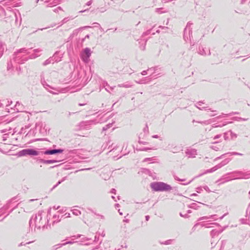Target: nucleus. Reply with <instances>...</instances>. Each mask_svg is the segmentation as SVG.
<instances>
[{
	"mask_svg": "<svg viewBox=\"0 0 250 250\" xmlns=\"http://www.w3.org/2000/svg\"><path fill=\"white\" fill-rule=\"evenodd\" d=\"M49 223L48 215L44 211H39L37 214L33 215L29 221L30 228H34V231L36 229H47L48 226L50 227Z\"/></svg>",
	"mask_w": 250,
	"mask_h": 250,
	"instance_id": "obj_1",
	"label": "nucleus"
},
{
	"mask_svg": "<svg viewBox=\"0 0 250 250\" xmlns=\"http://www.w3.org/2000/svg\"><path fill=\"white\" fill-rule=\"evenodd\" d=\"M31 48H21L13 55V61L18 63H23L29 59L26 55L31 53Z\"/></svg>",
	"mask_w": 250,
	"mask_h": 250,
	"instance_id": "obj_2",
	"label": "nucleus"
},
{
	"mask_svg": "<svg viewBox=\"0 0 250 250\" xmlns=\"http://www.w3.org/2000/svg\"><path fill=\"white\" fill-rule=\"evenodd\" d=\"M217 217V215L216 214H214L209 216H206L200 217L198 219V221L202 222L196 224L194 226V227L197 225H200L202 227L209 228L212 227L211 225H218L216 223L211 222L212 221L216 220Z\"/></svg>",
	"mask_w": 250,
	"mask_h": 250,
	"instance_id": "obj_3",
	"label": "nucleus"
},
{
	"mask_svg": "<svg viewBox=\"0 0 250 250\" xmlns=\"http://www.w3.org/2000/svg\"><path fill=\"white\" fill-rule=\"evenodd\" d=\"M151 188L155 191H169L172 189V187L162 182H155L151 183Z\"/></svg>",
	"mask_w": 250,
	"mask_h": 250,
	"instance_id": "obj_4",
	"label": "nucleus"
},
{
	"mask_svg": "<svg viewBox=\"0 0 250 250\" xmlns=\"http://www.w3.org/2000/svg\"><path fill=\"white\" fill-rule=\"evenodd\" d=\"M0 3L2 5L7 7V9H9V10L11 12L12 15H14L16 18V22L17 21V15L15 13L11 11V9L15 7H17L20 6L19 3L14 1V0H3L0 1Z\"/></svg>",
	"mask_w": 250,
	"mask_h": 250,
	"instance_id": "obj_5",
	"label": "nucleus"
},
{
	"mask_svg": "<svg viewBox=\"0 0 250 250\" xmlns=\"http://www.w3.org/2000/svg\"><path fill=\"white\" fill-rule=\"evenodd\" d=\"M231 180L239 179H249L250 178V172H243L240 171H235L229 173Z\"/></svg>",
	"mask_w": 250,
	"mask_h": 250,
	"instance_id": "obj_6",
	"label": "nucleus"
},
{
	"mask_svg": "<svg viewBox=\"0 0 250 250\" xmlns=\"http://www.w3.org/2000/svg\"><path fill=\"white\" fill-rule=\"evenodd\" d=\"M39 154V152L34 149L27 148L20 151L17 153L19 157H22L26 155L37 156Z\"/></svg>",
	"mask_w": 250,
	"mask_h": 250,
	"instance_id": "obj_7",
	"label": "nucleus"
},
{
	"mask_svg": "<svg viewBox=\"0 0 250 250\" xmlns=\"http://www.w3.org/2000/svg\"><path fill=\"white\" fill-rule=\"evenodd\" d=\"M14 200L13 199L9 200L4 206H3L1 208H0V213L3 214L4 213V212L8 209L10 208H12L11 210L10 211V213L12 211V210L17 208L18 205H13V201Z\"/></svg>",
	"mask_w": 250,
	"mask_h": 250,
	"instance_id": "obj_8",
	"label": "nucleus"
},
{
	"mask_svg": "<svg viewBox=\"0 0 250 250\" xmlns=\"http://www.w3.org/2000/svg\"><path fill=\"white\" fill-rule=\"evenodd\" d=\"M91 51L89 48H85L81 54V58L85 62H88L89 61V57L91 56Z\"/></svg>",
	"mask_w": 250,
	"mask_h": 250,
	"instance_id": "obj_9",
	"label": "nucleus"
},
{
	"mask_svg": "<svg viewBox=\"0 0 250 250\" xmlns=\"http://www.w3.org/2000/svg\"><path fill=\"white\" fill-rule=\"evenodd\" d=\"M230 159H225V160L223 161L221 163H220V164L214 166L211 169L207 170L204 173H209V172L210 173V172H212L216 171L218 169L224 166H225V165H227L228 163H229V162L230 161Z\"/></svg>",
	"mask_w": 250,
	"mask_h": 250,
	"instance_id": "obj_10",
	"label": "nucleus"
},
{
	"mask_svg": "<svg viewBox=\"0 0 250 250\" xmlns=\"http://www.w3.org/2000/svg\"><path fill=\"white\" fill-rule=\"evenodd\" d=\"M190 25V23H188V25H187V27L185 29L184 31V39L186 42L191 40L192 31L190 28L189 27Z\"/></svg>",
	"mask_w": 250,
	"mask_h": 250,
	"instance_id": "obj_11",
	"label": "nucleus"
},
{
	"mask_svg": "<svg viewBox=\"0 0 250 250\" xmlns=\"http://www.w3.org/2000/svg\"><path fill=\"white\" fill-rule=\"evenodd\" d=\"M224 139L226 141L233 140L235 139L237 135L233 133L231 130H229L224 133Z\"/></svg>",
	"mask_w": 250,
	"mask_h": 250,
	"instance_id": "obj_12",
	"label": "nucleus"
},
{
	"mask_svg": "<svg viewBox=\"0 0 250 250\" xmlns=\"http://www.w3.org/2000/svg\"><path fill=\"white\" fill-rule=\"evenodd\" d=\"M38 201V199H30L28 200L25 203V207H26V209H32L34 208L37 205H38V203L36 204H32L33 202H37ZM28 210H27L26 211H28Z\"/></svg>",
	"mask_w": 250,
	"mask_h": 250,
	"instance_id": "obj_13",
	"label": "nucleus"
},
{
	"mask_svg": "<svg viewBox=\"0 0 250 250\" xmlns=\"http://www.w3.org/2000/svg\"><path fill=\"white\" fill-rule=\"evenodd\" d=\"M231 180L230 176L229 175V173H228L227 174L223 175L220 179L216 181V183L220 182V183L218 184V185H220Z\"/></svg>",
	"mask_w": 250,
	"mask_h": 250,
	"instance_id": "obj_14",
	"label": "nucleus"
},
{
	"mask_svg": "<svg viewBox=\"0 0 250 250\" xmlns=\"http://www.w3.org/2000/svg\"><path fill=\"white\" fill-rule=\"evenodd\" d=\"M42 49L40 48L35 49L33 50L34 52L31 53L29 56V59H34L39 57L42 52Z\"/></svg>",
	"mask_w": 250,
	"mask_h": 250,
	"instance_id": "obj_15",
	"label": "nucleus"
},
{
	"mask_svg": "<svg viewBox=\"0 0 250 250\" xmlns=\"http://www.w3.org/2000/svg\"><path fill=\"white\" fill-rule=\"evenodd\" d=\"M56 54H55L53 57H50L49 58V59H48L47 60H46L43 63V65H46L47 64H49L50 63H54V62H59L60 61V59H56Z\"/></svg>",
	"mask_w": 250,
	"mask_h": 250,
	"instance_id": "obj_16",
	"label": "nucleus"
},
{
	"mask_svg": "<svg viewBox=\"0 0 250 250\" xmlns=\"http://www.w3.org/2000/svg\"><path fill=\"white\" fill-rule=\"evenodd\" d=\"M63 151V150L62 149H50L45 151L44 152V154L46 155H53L56 153H61Z\"/></svg>",
	"mask_w": 250,
	"mask_h": 250,
	"instance_id": "obj_17",
	"label": "nucleus"
},
{
	"mask_svg": "<svg viewBox=\"0 0 250 250\" xmlns=\"http://www.w3.org/2000/svg\"><path fill=\"white\" fill-rule=\"evenodd\" d=\"M186 153L188 157L194 158L197 155V150L195 149H188L186 151Z\"/></svg>",
	"mask_w": 250,
	"mask_h": 250,
	"instance_id": "obj_18",
	"label": "nucleus"
},
{
	"mask_svg": "<svg viewBox=\"0 0 250 250\" xmlns=\"http://www.w3.org/2000/svg\"><path fill=\"white\" fill-rule=\"evenodd\" d=\"M198 53L203 56L209 55L210 54V50L208 49L202 47H199Z\"/></svg>",
	"mask_w": 250,
	"mask_h": 250,
	"instance_id": "obj_19",
	"label": "nucleus"
},
{
	"mask_svg": "<svg viewBox=\"0 0 250 250\" xmlns=\"http://www.w3.org/2000/svg\"><path fill=\"white\" fill-rule=\"evenodd\" d=\"M218 143L219 142L217 141H214L212 143V145L210 147L215 151L220 150L222 148V146L220 145H218Z\"/></svg>",
	"mask_w": 250,
	"mask_h": 250,
	"instance_id": "obj_20",
	"label": "nucleus"
},
{
	"mask_svg": "<svg viewBox=\"0 0 250 250\" xmlns=\"http://www.w3.org/2000/svg\"><path fill=\"white\" fill-rule=\"evenodd\" d=\"M202 102H200L197 104L196 106L197 108L199 109L200 110H210L211 112H216V110H211L210 108H208L207 106H202Z\"/></svg>",
	"mask_w": 250,
	"mask_h": 250,
	"instance_id": "obj_21",
	"label": "nucleus"
},
{
	"mask_svg": "<svg viewBox=\"0 0 250 250\" xmlns=\"http://www.w3.org/2000/svg\"><path fill=\"white\" fill-rule=\"evenodd\" d=\"M62 216H60V213L58 212H57L56 214H54L53 217V224H54L55 222H59Z\"/></svg>",
	"mask_w": 250,
	"mask_h": 250,
	"instance_id": "obj_22",
	"label": "nucleus"
},
{
	"mask_svg": "<svg viewBox=\"0 0 250 250\" xmlns=\"http://www.w3.org/2000/svg\"><path fill=\"white\" fill-rule=\"evenodd\" d=\"M227 154H229L230 155H240V156L243 155V154L242 153H238V152H229V153H226V154L222 155L221 156L216 158L214 160H216L217 159H221L224 156H225V155H227Z\"/></svg>",
	"mask_w": 250,
	"mask_h": 250,
	"instance_id": "obj_23",
	"label": "nucleus"
},
{
	"mask_svg": "<svg viewBox=\"0 0 250 250\" xmlns=\"http://www.w3.org/2000/svg\"><path fill=\"white\" fill-rule=\"evenodd\" d=\"M228 123H229V122H224L222 124H218L217 123H215L211 125V127L212 128L221 127H223V126L226 125Z\"/></svg>",
	"mask_w": 250,
	"mask_h": 250,
	"instance_id": "obj_24",
	"label": "nucleus"
},
{
	"mask_svg": "<svg viewBox=\"0 0 250 250\" xmlns=\"http://www.w3.org/2000/svg\"><path fill=\"white\" fill-rule=\"evenodd\" d=\"M0 16L3 18H7L5 10L0 6Z\"/></svg>",
	"mask_w": 250,
	"mask_h": 250,
	"instance_id": "obj_25",
	"label": "nucleus"
},
{
	"mask_svg": "<svg viewBox=\"0 0 250 250\" xmlns=\"http://www.w3.org/2000/svg\"><path fill=\"white\" fill-rule=\"evenodd\" d=\"M69 243H71L70 242H66L65 243H64V244H57V245H55L54 246H53L52 248V250H56L57 249H58V248H60L61 247H62L63 245H64L66 244H69Z\"/></svg>",
	"mask_w": 250,
	"mask_h": 250,
	"instance_id": "obj_26",
	"label": "nucleus"
},
{
	"mask_svg": "<svg viewBox=\"0 0 250 250\" xmlns=\"http://www.w3.org/2000/svg\"><path fill=\"white\" fill-rule=\"evenodd\" d=\"M132 86L130 83L126 82L125 83L119 84L118 85V86L119 87H125V88H129Z\"/></svg>",
	"mask_w": 250,
	"mask_h": 250,
	"instance_id": "obj_27",
	"label": "nucleus"
},
{
	"mask_svg": "<svg viewBox=\"0 0 250 250\" xmlns=\"http://www.w3.org/2000/svg\"><path fill=\"white\" fill-rule=\"evenodd\" d=\"M213 119L206 120V121H202V122H197V123H200L201 124H204V125H209L210 123H211L212 122H213ZM194 122H196V121H195V120H193V123H194Z\"/></svg>",
	"mask_w": 250,
	"mask_h": 250,
	"instance_id": "obj_28",
	"label": "nucleus"
},
{
	"mask_svg": "<svg viewBox=\"0 0 250 250\" xmlns=\"http://www.w3.org/2000/svg\"><path fill=\"white\" fill-rule=\"evenodd\" d=\"M71 211L72 212V213L76 215V216H79L80 214H81V212L80 210H79L77 208H74L71 210Z\"/></svg>",
	"mask_w": 250,
	"mask_h": 250,
	"instance_id": "obj_29",
	"label": "nucleus"
},
{
	"mask_svg": "<svg viewBox=\"0 0 250 250\" xmlns=\"http://www.w3.org/2000/svg\"><path fill=\"white\" fill-rule=\"evenodd\" d=\"M5 45L2 42H0V57H1L3 54V52L4 49Z\"/></svg>",
	"mask_w": 250,
	"mask_h": 250,
	"instance_id": "obj_30",
	"label": "nucleus"
},
{
	"mask_svg": "<svg viewBox=\"0 0 250 250\" xmlns=\"http://www.w3.org/2000/svg\"><path fill=\"white\" fill-rule=\"evenodd\" d=\"M156 148H150V147H144V148H140V149H137V150H138V151H148V150H156Z\"/></svg>",
	"mask_w": 250,
	"mask_h": 250,
	"instance_id": "obj_31",
	"label": "nucleus"
},
{
	"mask_svg": "<svg viewBox=\"0 0 250 250\" xmlns=\"http://www.w3.org/2000/svg\"><path fill=\"white\" fill-rule=\"evenodd\" d=\"M88 210H89L90 211H91V212L94 213V214L97 216V218L98 219H102V220H104V215H101V214H97L95 212H94L91 209H88Z\"/></svg>",
	"mask_w": 250,
	"mask_h": 250,
	"instance_id": "obj_32",
	"label": "nucleus"
},
{
	"mask_svg": "<svg viewBox=\"0 0 250 250\" xmlns=\"http://www.w3.org/2000/svg\"><path fill=\"white\" fill-rule=\"evenodd\" d=\"M221 232V231H219L216 229H213L211 230L210 232V234L212 236V237H214L215 235L218 234Z\"/></svg>",
	"mask_w": 250,
	"mask_h": 250,
	"instance_id": "obj_33",
	"label": "nucleus"
},
{
	"mask_svg": "<svg viewBox=\"0 0 250 250\" xmlns=\"http://www.w3.org/2000/svg\"><path fill=\"white\" fill-rule=\"evenodd\" d=\"M42 162L44 164H49L55 163L57 162V161L56 160H42Z\"/></svg>",
	"mask_w": 250,
	"mask_h": 250,
	"instance_id": "obj_34",
	"label": "nucleus"
},
{
	"mask_svg": "<svg viewBox=\"0 0 250 250\" xmlns=\"http://www.w3.org/2000/svg\"><path fill=\"white\" fill-rule=\"evenodd\" d=\"M112 126V124H108L106 125L104 127H103V131H106L108 128H110Z\"/></svg>",
	"mask_w": 250,
	"mask_h": 250,
	"instance_id": "obj_35",
	"label": "nucleus"
},
{
	"mask_svg": "<svg viewBox=\"0 0 250 250\" xmlns=\"http://www.w3.org/2000/svg\"><path fill=\"white\" fill-rule=\"evenodd\" d=\"M172 241H173L172 240L169 239V240H167L164 242H161L160 243L163 245H167L171 244Z\"/></svg>",
	"mask_w": 250,
	"mask_h": 250,
	"instance_id": "obj_36",
	"label": "nucleus"
},
{
	"mask_svg": "<svg viewBox=\"0 0 250 250\" xmlns=\"http://www.w3.org/2000/svg\"><path fill=\"white\" fill-rule=\"evenodd\" d=\"M13 67V62L12 61H10V62H9L7 64V70H10L12 69Z\"/></svg>",
	"mask_w": 250,
	"mask_h": 250,
	"instance_id": "obj_37",
	"label": "nucleus"
},
{
	"mask_svg": "<svg viewBox=\"0 0 250 250\" xmlns=\"http://www.w3.org/2000/svg\"><path fill=\"white\" fill-rule=\"evenodd\" d=\"M143 131L146 135L148 134L149 129H148V127L147 125H146V126L144 127Z\"/></svg>",
	"mask_w": 250,
	"mask_h": 250,
	"instance_id": "obj_38",
	"label": "nucleus"
},
{
	"mask_svg": "<svg viewBox=\"0 0 250 250\" xmlns=\"http://www.w3.org/2000/svg\"><path fill=\"white\" fill-rule=\"evenodd\" d=\"M198 207H199L197 206V204L195 203L191 204L190 206V208L194 209H197Z\"/></svg>",
	"mask_w": 250,
	"mask_h": 250,
	"instance_id": "obj_39",
	"label": "nucleus"
},
{
	"mask_svg": "<svg viewBox=\"0 0 250 250\" xmlns=\"http://www.w3.org/2000/svg\"><path fill=\"white\" fill-rule=\"evenodd\" d=\"M152 69V68H150V69H148L147 70H144L141 73V74L142 75H146L147 74V71H151Z\"/></svg>",
	"mask_w": 250,
	"mask_h": 250,
	"instance_id": "obj_40",
	"label": "nucleus"
},
{
	"mask_svg": "<svg viewBox=\"0 0 250 250\" xmlns=\"http://www.w3.org/2000/svg\"><path fill=\"white\" fill-rule=\"evenodd\" d=\"M135 82L136 83H139V84L146 83H147L144 79L141 80L139 81H135Z\"/></svg>",
	"mask_w": 250,
	"mask_h": 250,
	"instance_id": "obj_41",
	"label": "nucleus"
},
{
	"mask_svg": "<svg viewBox=\"0 0 250 250\" xmlns=\"http://www.w3.org/2000/svg\"><path fill=\"white\" fill-rule=\"evenodd\" d=\"M62 10V9L61 7H58L54 9H53V11L56 13H58L59 11Z\"/></svg>",
	"mask_w": 250,
	"mask_h": 250,
	"instance_id": "obj_42",
	"label": "nucleus"
},
{
	"mask_svg": "<svg viewBox=\"0 0 250 250\" xmlns=\"http://www.w3.org/2000/svg\"><path fill=\"white\" fill-rule=\"evenodd\" d=\"M203 188L208 192H211L210 190L209 189L208 187L207 186H205L203 187Z\"/></svg>",
	"mask_w": 250,
	"mask_h": 250,
	"instance_id": "obj_43",
	"label": "nucleus"
},
{
	"mask_svg": "<svg viewBox=\"0 0 250 250\" xmlns=\"http://www.w3.org/2000/svg\"><path fill=\"white\" fill-rule=\"evenodd\" d=\"M222 136V135L221 134H218V135H217L216 136H215L213 138V140H216L220 138H221Z\"/></svg>",
	"mask_w": 250,
	"mask_h": 250,
	"instance_id": "obj_44",
	"label": "nucleus"
},
{
	"mask_svg": "<svg viewBox=\"0 0 250 250\" xmlns=\"http://www.w3.org/2000/svg\"><path fill=\"white\" fill-rule=\"evenodd\" d=\"M202 187H198L196 188V191L198 193H201L202 191Z\"/></svg>",
	"mask_w": 250,
	"mask_h": 250,
	"instance_id": "obj_45",
	"label": "nucleus"
},
{
	"mask_svg": "<svg viewBox=\"0 0 250 250\" xmlns=\"http://www.w3.org/2000/svg\"><path fill=\"white\" fill-rule=\"evenodd\" d=\"M174 179H175V180L178 181H185V179H180L179 178H178L177 176H175Z\"/></svg>",
	"mask_w": 250,
	"mask_h": 250,
	"instance_id": "obj_46",
	"label": "nucleus"
},
{
	"mask_svg": "<svg viewBox=\"0 0 250 250\" xmlns=\"http://www.w3.org/2000/svg\"><path fill=\"white\" fill-rule=\"evenodd\" d=\"M69 20V18H64L62 21V24L63 23H66L67 21H68Z\"/></svg>",
	"mask_w": 250,
	"mask_h": 250,
	"instance_id": "obj_47",
	"label": "nucleus"
},
{
	"mask_svg": "<svg viewBox=\"0 0 250 250\" xmlns=\"http://www.w3.org/2000/svg\"><path fill=\"white\" fill-rule=\"evenodd\" d=\"M89 125V122H83L81 124L82 126H86Z\"/></svg>",
	"mask_w": 250,
	"mask_h": 250,
	"instance_id": "obj_48",
	"label": "nucleus"
},
{
	"mask_svg": "<svg viewBox=\"0 0 250 250\" xmlns=\"http://www.w3.org/2000/svg\"><path fill=\"white\" fill-rule=\"evenodd\" d=\"M162 9V8H157L156 9V12L157 13H163L164 12H162L161 11V10Z\"/></svg>",
	"mask_w": 250,
	"mask_h": 250,
	"instance_id": "obj_49",
	"label": "nucleus"
},
{
	"mask_svg": "<svg viewBox=\"0 0 250 250\" xmlns=\"http://www.w3.org/2000/svg\"><path fill=\"white\" fill-rule=\"evenodd\" d=\"M180 215L181 217H183L185 218H188V215L187 214H183L182 213H180Z\"/></svg>",
	"mask_w": 250,
	"mask_h": 250,
	"instance_id": "obj_50",
	"label": "nucleus"
},
{
	"mask_svg": "<svg viewBox=\"0 0 250 250\" xmlns=\"http://www.w3.org/2000/svg\"><path fill=\"white\" fill-rule=\"evenodd\" d=\"M61 0H55L54 1V4L56 5V4L59 3L61 2Z\"/></svg>",
	"mask_w": 250,
	"mask_h": 250,
	"instance_id": "obj_51",
	"label": "nucleus"
},
{
	"mask_svg": "<svg viewBox=\"0 0 250 250\" xmlns=\"http://www.w3.org/2000/svg\"><path fill=\"white\" fill-rule=\"evenodd\" d=\"M64 180V179L62 180V181H60L58 182V183L54 186L53 188H55V187H56L58 185H59V184H60Z\"/></svg>",
	"mask_w": 250,
	"mask_h": 250,
	"instance_id": "obj_52",
	"label": "nucleus"
},
{
	"mask_svg": "<svg viewBox=\"0 0 250 250\" xmlns=\"http://www.w3.org/2000/svg\"><path fill=\"white\" fill-rule=\"evenodd\" d=\"M92 2V0H90L89 1H88L86 3V5H87V6H89L91 4Z\"/></svg>",
	"mask_w": 250,
	"mask_h": 250,
	"instance_id": "obj_53",
	"label": "nucleus"
},
{
	"mask_svg": "<svg viewBox=\"0 0 250 250\" xmlns=\"http://www.w3.org/2000/svg\"><path fill=\"white\" fill-rule=\"evenodd\" d=\"M173 150H172V152L175 153L179 151L177 147H174Z\"/></svg>",
	"mask_w": 250,
	"mask_h": 250,
	"instance_id": "obj_54",
	"label": "nucleus"
},
{
	"mask_svg": "<svg viewBox=\"0 0 250 250\" xmlns=\"http://www.w3.org/2000/svg\"><path fill=\"white\" fill-rule=\"evenodd\" d=\"M236 114V112H235V113L232 112V113H229V114H226V115L227 116H231V115H234V114Z\"/></svg>",
	"mask_w": 250,
	"mask_h": 250,
	"instance_id": "obj_55",
	"label": "nucleus"
},
{
	"mask_svg": "<svg viewBox=\"0 0 250 250\" xmlns=\"http://www.w3.org/2000/svg\"><path fill=\"white\" fill-rule=\"evenodd\" d=\"M64 216H65L66 218L70 217V213H65L64 214Z\"/></svg>",
	"mask_w": 250,
	"mask_h": 250,
	"instance_id": "obj_56",
	"label": "nucleus"
},
{
	"mask_svg": "<svg viewBox=\"0 0 250 250\" xmlns=\"http://www.w3.org/2000/svg\"><path fill=\"white\" fill-rule=\"evenodd\" d=\"M16 69L18 71L20 72L21 70V68L20 66L17 67Z\"/></svg>",
	"mask_w": 250,
	"mask_h": 250,
	"instance_id": "obj_57",
	"label": "nucleus"
},
{
	"mask_svg": "<svg viewBox=\"0 0 250 250\" xmlns=\"http://www.w3.org/2000/svg\"><path fill=\"white\" fill-rule=\"evenodd\" d=\"M103 85H104V87H105L106 86H109L108 83L106 82H105V83L104 82V83H103Z\"/></svg>",
	"mask_w": 250,
	"mask_h": 250,
	"instance_id": "obj_58",
	"label": "nucleus"
},
{
	"mask_svg": "<svg viewBox=\"0 0 250 250\" xmlns=\"http://www.w3.org/2000/svg\"><path fill=\"white\" fill-rule=\"evenodd\" d=\"M116 190L114 188L111 189V192L112 193H115Z\"/></svg>",
	"mask_w": 250,
	"mask_h": 250,
	"instance_id": "obj_59",
	"label": "nucleus"
},
{
	"mask_svg": "<svg viewBox=\"0 0 250 250\" xmlns=\"http://www.w3.org/2000/svg\"><path fill=\"white\" fill-rule=\"evenodd\" d=\"M152 137L153 138H159V136L157 135H153Z\"/></svg>",
	"mask_w": 250,
	"mask_h": 250,
	"instance_id": "obj_60",
	"label": "nucleus"
},
{
	"mask_svg": "<svg viewBox=\"0 0 250 250\" xmlns=\"http://www.w3.org/2000/svg\"><path fill=\"white\" fill-rule=\"evenodd\" d=\"M139 143H140V144H142L143 145H146V144H147V142H140V141H139Z\"/></svg>",
	"mask_w": 250,
	"mask_h": 250,
	"instance_id": "obj_61",
	"label": "nucleus"
},
{
	"mask_svg": "<svg viewBox=\"0 0 250 250\" xmlns=\"http://www.w3.org/2000/svg\"><path fill=\"white\" fill-rule=\"evenodd\" d=\"M149 219V216L148 215L146 216V221H148Z\"/></svg>",
	"mask_w": 250,
	"mask_h": 250,
	"instance_id": "obj_62",
	"label": "nucleus"
},
{
	"mask_svg": "<svg viewBox=\"0 0 250 250\" xmlns=\"http://www.w3.org/2000/svg\"><path fill=\"white\" fill-rule=\"evenodd\" d=\"M159 28H162L163 29H167V27H166L165 26H160Z\"/></svg>",
	"mask_w": 250,
	"mask_h": 250,
	"instance_id": "obj_63",
	"label": "nucleus"
},
{
	"mask_svg": "<svg viewBox=\"0 0 250 250\" xmlns=\"http://www.w3.org/2000/svg\"><path fill=\"white\" fill-rule=\"evenodd\" d=\"M151 159V158H146L144 160V161H148V160H150Z\"/></svg>",
	"mask_w": 250,
	"mask_h": 250,
	"instance_id": "obj_64",
	"label": "nucleus"
}]
</instances>
